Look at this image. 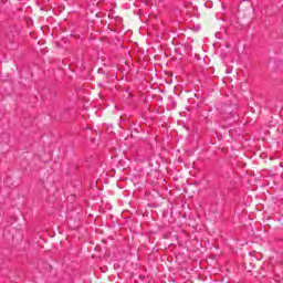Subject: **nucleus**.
Segmentation results:
<instances>
[{
    "label": "nucleus",
    "instance_id": "nucleus-1",
    "mask_svg": "<svg viewBox=\"0 0 283 283\" xmlns=\"http://www.w3.org/2000/svg\"><path fill=\"white\" fill-rule=\"evenodd\" d=\"M196 29H197V30H200V24H198V25L196 27Z\"/></svg>",
    "mask_w": 283,
    "mask_h": 283
}]
</instances>
